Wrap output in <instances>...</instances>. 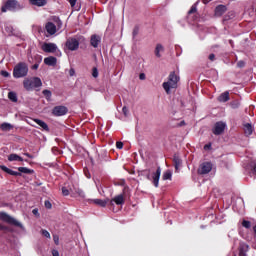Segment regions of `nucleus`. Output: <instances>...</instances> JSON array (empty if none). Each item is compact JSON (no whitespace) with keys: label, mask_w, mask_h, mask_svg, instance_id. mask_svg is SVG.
Wrapping results in <instances>:
<instances>
[{"label":"nucleus","mask_w":256,"mask_h":256,"mask_svg":"<svg viewBox=\"0 0 256 256\" xmlns=\"http://www.w3.org/2000/svg\"><path fill=\"white\" fill-rule=\"evenodd\" d=\"M68 3H70V6L72 9H75L76 11H79L81 9V6H77V0H67Z\"/></svg>","instance_id":"nucleus-32"},{"label":"nucleus","mask_w":256,"mask_h":256,"mask_svg":"<svg viewBox=\"0 0 256 256\" xmlns=\"http://www.w3.org/2000/svg\"><path fill=\"white\" fill-rule=\"evenodd\" d=\"M32 69L34 70L39 69V62H35V64L32 66Z\"/></svg>","instance_id":"nucleus-50"},{"label":"nucleus","mask_w":256,"mask_h":256,"mask_svg":"<svg viewBox=\"0 0 256 256\" xmlns=\"http://www.w3.org/2000/svg\"><path fill=\"white\" fill-rule=\"evenodd\" d=\"M69 75H70V77L75 76V69H74V68H71V69L69 70Z\"/></svg>","instance_id":"nucleus-49"},{"label":"nucleus","mask_w":256,"mask_h":256,"mask_svg":"<svg viewBox=\"0 0 256 256\" xmlns=\"http://www.w3.org/2000/svg\"><path fill=\"white\" fill-rule=\"evenodd\" d=\"M32 213H33L34 215H37V213H39V211H38L37 209H34V210H32Z\"/></svg>","instance_id":"nucleus-57"},{"label":"nucleus","mask_w":256,"mask_h":256,"mask_svg":"<svg viewBox=\"0 0 256 256\" xmlns=\"http://www.w3.org/2000/svg\"><path fill=\"white\" fill-rule=\"evenodd\" d=\"M97 189H98V191H101V189L99 188V186H97Z\"/></svg>","instance_id":"nucleus-60"},{"label":"nucleus","mask_w":256,"mask_h":256,"mask_svg":"<svg viewBox=\"0 0 256 256\" xmlns=\"http://www.w3.org/2000/svg\"><path fill=\"white\" fill-rule=\"evenodd\" d=\"M34 123H37V125H39V127H42L44 131H49V125H47L45 121L40 119H34Z\"/></svg>","instance_id":"nucleus-27"},{"label":"nucleus","mask_w":256,"mask_h":256,"mask_svg":"<svg viewBox=\"0 0 256 256\" xmlns=\"http://www.w3.org/2000/svg\"><path fill=\"white\" fill-rule=\"evenodd\" d=\"M213 170V164L211 162H203L199 165L198 175H208Z\"/></svg>","instance_id":"nucleus-10"},{"label":"nucleus","mask_w":256,"mask_h":256,"mask_svg":"<svg viewBox=\"0 0 256 256\" xmlns=\"http://www.w3.org/2000/svg\"><path fill=\"white\" fill-rule=\"evenodd\" d=\"M1 171H4V173H7L8 175H12L13 177H21V172L13 171L12 169H9L5 165H0Z\"/></svg>","instance_id":"nucleus-15"},{"label":"nucleus","mask_w":256,"mask_h":256,"mask_svg":"<svg viewBox=\"0 0 256 256\" xmlns=\"http://www.w3.org/2000/svg\"><path fill=\"white\" fill-rule=\"evenodd\" d=\"M247 251H249V245H247V244H242V245H241V248H240V256H245V255H247V254H245V253H247Z\"/></svg>","instance_id":"nucleus-31"},{"label":"nucleus","mask_w":256,"mask_h":256,"mask_svg":"<svg viewBox=\"0 0 256 256\" xmlns=\"http://www.w3.org/2000/svg\"><path fill=\"white\" fill-rule=\"evenodd\" d=\"M88 203L98 205L99 207H107V201L102 199H89Z\"/></svg>","instance_id":"nucleus-19"},{"label":"nucleus","mask_w":256,"mask_h":256,"mask_svg":"<svg viewBox=\"0 0 256 256\" xmlns=\"http://www.w3.org/2000/svg\"><path fill=\"white\" fill-rule=\"evenodd\" d=\"M231 105H232L233 109H237V107H239V105H237L235 103H232Z\"/></svg>","instance_id":"nucleus-56"},{"label":"nucleus","mask_w":256,"mask_h":256,"mask_svg":"<svg viewBox=\"0 0 256 256\" xmlns=\"http://www.w3.org/2000/svg\"><path fill=\"white\" fill-rule=\"evenodd\" d=\"M227 11V6L225 5H218L215 8V16L216 17H222Z\"/></svg>","instance_id":"nucleus-16"},{"label":"nucleus","mask_w":256,"mask_h":256,"mask_svg":"<svg viewBox=\"0 0 256 256\" xmlns=\"http://www.w3.org/2000/svg\"><path fill=\"white\" fill-rule=\"evenodd\" d=\"M171 177H173V173L171 172V170H167L163 173V176H162V179L164 181H170L171 180Z\"/></svg>","instance_id":"nucleus-30"},{"label":"nucleus","mask_w":256,"mask_h":256,"mask_svg":"<svg viewBox=\"0 0 256 256\" xmlns=\"http://www.w3.org/2000/svg\"><path fill=\"white\" fill-rule=\"evenodd\" d=\"M242 227H244L245 229H251V227H253V224L249 220H243Z\"/></svg>","instance_id":"nucleus-36"},{"label":"nucleus","mask_w":256,"mask_h":256,"mask_svg":"<svg viewBox=\"0 0 256 256\" xmlns=\"http://www.w3.org/2000/svg\"><path fill=\"white\" fill-rule=\"evenodd\" d=\"M29 73V66L25 62H19L13 70V77L15 79H21L23 77H27Z\"/></svg>","instance_id":"nucleus-3"},{"label":"nucleus","mask_w":256,"mask_h":256,"mask_svg":"<svg viewBox=\"0 0 256 256\" xmlns=\"http://www.w3.org/2000/svg\"><path fill=\"white\" fill-rule=\"evenodd\" d=\"M133 38L135 39L136 35H139V27H135L132 32Z\"/></svg>","instance_id":"nucleus-41"},{"label":"nucleus","mask_w":256,"mask_h":256,"mask_svg":"<svg viewBox=\"0 0 256 256\" xmlns=\"http://www.w3.org/2000/svg\"><path fill=\"white\" fill-rule=\"evenodd\" d=\"M211 0H202V2L204 3V5H207V3H209Z\"/></svg>","instance_id":"nucleus-58"},{"label":"nucleus","mask_w":256,"mask_h":256,"mask_svg":"<svg viewBox=\"0 0 256 256\" xmlns=\"http://www.w3.org/2000/svg\"><path fill=\"white\" fill-rule=\"evenodd\" d=\"M0 129L2 131H11V129H13V125L7 123V122H4L0 125Z\"/></svg>","instance_id":"nucleus-28"},{"label":"nucleus","mask_w":256,"mask_h":256,"mask_svg":"<svg viewBox=\"0 0 256 256\" xmlns=\"http://www.w3.org/2000/svg\"><path fill=\"white\" fill-rule=\"evenodd\" d=\"M177 83H179V76L175 72H171L168 76V81L162 84L167 95L171 93V89H177Z\"/></svg>","instance_id":"nucleus-1"},{"label":"nucleus","mask_w":256,"mask_h":256,"mask_svg":"<svg viewBox=\"0 0 256 256\" xmlns=\"http://www.w3.org/2000/svg\"><path fill=\"white\" fill-rule=\"evenodd\" d=\"M53 241H54L55 245H59V236L54 235L53 236Z\"/></svg>","instance_id":"nucleus-46"},{"label":"nucleus","mask_w":256,"mask_h":256,"mask_svg":"<svg viewBox=\"0 0 256 256\" xmlns=\"http://www.w3.org/2000/svg\"><path fill=\"white\" fill-rule=\"evenodd\" d=\"M18 171L20 173H25L26 175H30V173H33V170L27 168V167H19Z\"/></svg>","instance_id":"nucleus-35"},{"label":"nucleus","mask_w":256,"mask_h":256,"mask_svg":"<svg viewBox=\"0 0 256 256\" xmlns=\"http://www.w3.org/2000/svg\"><path fill=\"white\" fill-rule=\"evenodd\" d=\"M23 85L24 89H26L27 91H31V89H37V87H41V85H43V82H41V79L39 77H34L24 80Z\"/></svg>","instance_id":"nucleus-6"},{"label":"nucleus","mask_w":256,"mask_h":256,"mask_svg":"<svg viewBox=\"0 0 256 256\" xmlns=\"http://www.w3.org/2000/svg\"><path fill=\"white\" fill-rule=\"evenodd\" d=\"M46 31L49 35H55V33H57V26H55L53 22H48L46 24Z\"/></svg>","instance_id":"nucleus-20"},{"label":"nucleus","mask_w":256,"mask_h":256,"mask_svg":"<svg viewBox=\"0 0 256 256\" xmlns=\"http://www.w3.org/2000/svg\"><path fill=\"white\" fill-rule=\"evenodd\" d=\"M0 221H4V223H8L9 225H14V227L23 229V224H21V222L17 221V219L9 216V214L5 212H0Z\"/></svg>","instance_id":"nucleus-7"},{"label":"nucleus","mask_w":256,"mask_h":256,"mask_svg":"<svg viewBox=\"0 0 256 256\" xmlns=\"http://www.w3.org/2000/svg\"><path fill=\"white\" fill-rule=\"evenodd\" d=\"M183 125H185V121L180 122V127H183Z\"/></svg>","instance_id":"nucleus-59"},{"label":"nucleus","mask_w":256,"mask_h":256,"mask_svg":"<svg viewBox=\"0 0 256 256\" xmlns=\"http://www.w3.org/2000/svg\"><path fill=\"white\" fill-rule=\"evenodd\" d=\"M81 41H85V37L83 36H76V37H70L66 40V47L68 51H77L79 49V43Z\"/></svg>","instance_id":"nucleus-5"},{"label":"nucleus","mask_w":256,"mask_h":256,"mask_svg":"<svg viewBox=\"0 0 256 256\" xmlns=\"http://www.w3.org/2000/svg\"><path fill=\"white\" fill-rule=\"evenodd\" d=\"M31 5H35L36 7H45L47 5V0H29Z\"/></svg>","instance_id":"nucleus-26"},{"label":"nucleus","mask_w":256,"mask_h":256,"mask_svg":"<svg viewBox=\"0 0 256 256\" xmlns=\"http://www.w3.org/2000/svg\"><path fill=\"white\" fill-rule=\"evenodd\" d=\"M90 45L92 47H94V49H97V47H99V45H101V36H99L97 34H93L90 37Z\"/></svg>","instance_id":"nucleus-13"},{"label":"nucleus","mask_w":256,"mask_h":256,"mask_svg":"<svg viewBox=\"0 0 256 256\" xmlns=\"http://www.w3.org/2000/svg\"><path fill=\"white\" fill-rule=\"evenodd\" d=\"M204 149H205V151H207L208 149H211V144H206V145L204 146Z\"/></svg>","instance_id":"nucleus-53"},{"label":"nucleus","mask_w":256,"mask_h":256,"mask_svg":"<svg viewBox=\"0 0 256 256\" xmlns=\"http://www.w3.org/2000/svg\"><path fill=\"white\" fill-rule=\"evenodd\" d=\"M28 61L29 63H41V61H43V56L36 54L34 57H28Z\"/></svg>","instance_id":"nucleus-24"},{"label":"nucleus","mask_w":256,"mask_h":256,"mask_svg":"<svg viewBox=\"0 0 256 256\" xmlns=\"http://www.w3.org/2000/svg\"><path fill=\"white\" fill-rule=\"evenodd\" d=\"M145 79H146L145 73H140L139 80L140 81H145Z\"/></svg>","instance_id":"nucleus-47"},{"label":"nucleus","mask_w":256,"mask_h":256,"mask_svg":"<svg viewBox=\"0 0 256 256\" xmlns=\"http://www.w3.org/2000/svg\"><path fill=\"white\" fill-rule=\"evenodd\" d=\"M45 207H46V209H51V207H53V205L49 202V200H46Z\"/></svg>","instance_id":"nucleus-45"},{"label":"nucleus","mask_w":256,"mask_h":256,"mask_svg":"<svg viewBox=\"0 0 256 256\" xmlns=\"http://www.w3.org/2000/svg\"><path fill=\"white\" fill-rule=\"evenodd\" d=\"M42 95H44L45 99H47V101H51V97H52V93L51 90H43L42 91Z\"/></svg>","instance_id":"nucleus-33"},{"label":"nucleus","mask_w":256,"mask_h":256,"mask_svg":"<svg viewBox=\"0 0 256 256\" xmlns=\"http://www.w3.org/2000/svg\"><path fill=\"white\" fill-rule=\"evenodd\" d=\"M22 9H25V6L17 0H7L5 4L2 6L1 11L2 13H7V11H21Z\"/></svg>","instance_id":"nucleus-2"},{"label":"nucleus","mask_w":256,"mask_h":256,"mask_svg":"<svg viewBox=\"0 0 256 256\" xmlns=\"http://www.w3.org/2000/svg\"><path fill=\"white\" fill-rule=\"evenodd\" d=\"M146 179H148V181H151L152 184L154 185V187H159V179H161V167H158L157 170L155 172H153L151 174V170H144L143 171Z\"/></svg>","instance_id":"nucleus-4"},{"label":"nucleus","mask_w":256,"mask_h":256,"mask_svg":"<svg viewBox=\"0 0 256 256\" xmlns=\"http://www.w3.org/2000/svg\"><path fill=\"white\" fill-rule=\"evenodd\" d=\"M92 77H94V79H97V77H99V70L97 69V67H94L92 69Z\"/></svg>","instance_id":"nucleus-37"},{"label":"nucleus","mask_w":256,"mask_h":256,"mask_svg":"<svg viewBox=\"0 0 256 256\" xmlns=\"http://www.w3.org/2000/svg\"><path fill=\"white\" fill-rule=\"evenodd\" d=\"M69 189H67L66 187L62 188V194L64 195V197H67L69 195Z\"/></svg>","instance_id":"nucleus-42"},{"label":"nucleus","mask_w":256,"mask_h":256,"mask_svg":"<svg viewBox=\"0 0 256 256\" xmlns=\"http://www.w3.org/2000/svg\"><path fill=\"white\" fill-rule=\"evenodd\" d=\"M165 52V47H163L161 44H157L154 50V54L156 57L161 58V53Z\"/></svg>","instance_id":"nucleus-22"},{"label":"nucleus","mask_w":256,"mask_h":256,"mask_svg":"<svg viewBox=\"0 0 256 256\" xmlns=\"http://www.w3.org/2000/svg\"><path fill=\"white\" fill-rule=\"evenodd\" d=\"M45 65H48L49 67H55L57 65V58L54 56H49L44 59Z\"/></svg>","instance_id":"nucleus-17"},{"label":"nucleus","mask_w":256,"mask_h":256,"mask_svg":"<svg viewBox=\"0 0 256 256\" xmlns=\"http://www.w3.org/2000/svg\"><path fill=\"white\" fill-rule=\"evenodd\" d=\"M250 168H251L253 175H256V162H252L250 164Z\"/></svg>","instance_id":"nucleus-38"},{"label":"nucleus","mask_w":256,"mask_h":256,"mask_svg":"<svg viewBox=\"0 0 256 256\" xmlns=\"http://www.w3.org/2000/svg\"><path fill=\"white\" fill-rule=\"evenodd\" d=\"M69 109L65 106H55L52 110V115L54 117H63V115H67Z\"/></svg>","instance_id":"nucleus-12"},{"label":"nucleus","mask_w":256,"mask_h":256,"mask_svg":"<svg viewBox=\"0 0 256 256\" xmlns=\"http://www.w3.org/2000/svg\"><path fill=\"white\" fill-rule=\"evenodd\" d=\"M209 59L210 61H215V54H210Z\"/></svg>","instance_id":"nucleus-52"},{"label":"nucleus","mask_w":256,"mask_h":256,"mask_svg":"<svg viewBox=\"0 0 256 256\" xmlns=\"http://www.w3.org/2000/svg\"><path fill=\"white\" fill-rule=\"evenodd\" d=\"M237 67L239 69H243V67H245V61H243V60L238 61L237 62Z\"/></svg>","instance_id":"nucleus-40"},{"label":"nucleus","mask_w":256,"mask_h":256,"mask_svg":"<svg viewBox=\"0 0 256 256\" xmlns=\"http://www.w3.org/2000/svg\"><path fill=\"white\" fill-rule=\"evenodd\" d=\"M6 229H7V227H5L2 224H0V231H5Z\"/></svg>","instance_id":"nucleus-55"},{"label":"nucleus","mask_w":256,"mask_h":256,"mask_svg":"<svg viewBox=\"0 0 256 256\" xmlns=\"http://www.w3.org/2000/svg\"><path fill=\"white\" fill-rule=\"evenodd\" d=\"M243 131H244V135H246V137H249V136L253 135V131H255V128L253 127V125L251 123H244Z\"/></svg>","instance_id":"nucleus-14"},{"label":"nucleus","mask_w":256,"mask_h":256,"mask_svg":"<svg viewBox=\"0 0 256 256\" xmlns=\"http://www.w3.org/2000/svg\"><path fill=\"white\" fill-rule=\"evenodd\" d=\"M42 51H44V53H56L58 57L61 56V51L59 50V48L57 47V44L55 43L45 42L42 45Z\"/></svg>","instance_id":"nucleus-9"},{"label":"nucleus","mask_w":256,"mask_h":256,"mask_svg":"<svg viewBox=\"0 0 256 256\" xmlns=\"http://www.w3.org/2000/svg\"><path fill=\"white\" fill-rule=\"evenodd\" d=\"M71 196L80 197V199H85V192L80 188H75L74 190H71Z\"/></svg>","instance_id":"nucleus-18"},{"label":"nucleus","mask_w":256,"mask_h":256,"mask_svg":"<svg viewBox=\"0 0 256 256\" xmlns=\"http://www.w3.org/2000/svg\"><path fill=\"white\" fill-rule=\"evenodd\" d=\"M0 75H2V77H10L11 74H9V72L5 71V70H2L0 72Z\"/></svg>","instance_id":"nucleus-43"},{"label":"nucleus","mask_w":256,"mask_h":256,"mask_svg":"<svg viewBox=\"0 0 256 256\" xmlns=\"http://www.w3.org/2000/svg\"><path fill=\"white\" fill-rule=\"evenodd\" d=\"M122 112H123V114L125 115V117H127L128 113H129V109H127V107L124 106V107L122 108Z\"/></svg>","instance_id":"nucleus-44"},{"label":"nucleus","mask_w":256,"mask_h":256,"mask_svg":"<svg viewBox=\"0 0 256 256\" xmlns=\"http://www.w3.org/2000/svg\"><path fill=\"white\" fill-rule=\"evenodd\" d=\"M197 5H199V2H196L193 4L188 11L187 21L188 23H195V21H199V15L197 14Z\"/></svg>","instance_id":"nucleus-8"},{"label":"nucleus","mask_w":256,"mask_h":256,"mask_svg":"<svg viewBox=\"0 0 256 256\" xmlns=\"http://www.w3.org/2000/svg\"><path fill=\"white\" fill-rule=\"evenodd\" d=\"M42 235L46 237V239H51V234L47 230H42Z\"/></svg>","instance_id":"nucleus-39"},{"label":"nucleus","mask_w":256,"mask_h":256,"mask_svg":"<svg viewBox=\"0 0 256 256\" xmlns=\"http://www.w3.org/2000/svg\"><path fill=\"white\" fill-rule=\"evenodd\" d=\"M225 129H227V123L219 121L215 123L212 133L215 135H223V133H225Z\"/></svg>","instance_id":"nucleus-11"},{"label":"nucleus","mask_w":256,"mask_h":256,"mask_svg":"<svg viewBox=\"0 0 256 256\" xmlns=\"http://www.w3.org/2000/svg\"><path fill=\"white\" fill-rule=\"evenodd\" d=\"M52 255H53V256H59V250L53 249V250H52Z\"/></svg>","instance_id":"nucleus-51"},{"label":"nucleus","mask_w":256,"mask_h":256,"mask_svg":"<svg viewBox=\"0 0 256 256\" xmlns=\"http://www.w3.org/2000/svg\"><path fill=\"white\" fill-rule=\"evenodd\" d=\"M229 99H231V98L229 97V91H225V92L221 93V94L218 96V98H217V100L219 101V103H227V101H229Z\"/></svg>","instance_id":"nucleus-21"},{"label":"nucleus","mask_w":256,"mask_h":256,"mask_svg":"<svg viewBox=\"0 0 256 256\" xmlns=\"http://www.w3.org/2000/svg\"><path fill=\"white\" fill-rule=\"evenodd\" d=\"M117 149H123V142H116Z\"/></svg>","instance_id":"nucleus-48"},{"label":"nucleus","mask_w":256,"mask_h":256,"mask_svg":"<svg viewBox=\"0 0 256 256\" xmlns=\"http://www.w3.org/2000/svg\"><path fill=\"white\" fill-rule=\"evenodd\" d=\"M173 163L177 171L181 167V164L183 163V161L181 160V157H179V155L175 154L173 157Z\"/></svg>","instance_id":"nucleus-25"},{"label":"nucleus","mask_w":256,"mask_h":256,"mask_svg":"<svg viewBox=\"0 0 256 256\" xmlns=\"http://www.w3.org/2000/svg\"><path fill=\"white\" fill-rule=\"evenodd\" d=\"M24 155H25L26 157H28L29 159H33V156H32L31 154H29V153H24Z\"/></svg>","instance_id":"nucleus-54"},{"label":"nucleus","mask_w":256,"mask_h":256,"mask_svg":"<svg viewBox=\"0 0 256 256\" xmlns=\"http://www.w3.org/2000/svg\"><path fill=\"white\" fill-rule=\"evenodd\" d=\"M8 99H10V101H12V103H17V93L9 92Z\"/></svg>","instance_id":"nucleus-34"},{"label":"nucleus","mask_w":256,"mask_h":256,"mask_svg":"<svg viewBox=\"0 0 256 256\" xmlns=\"http://www.w3.org/2000/svg\"><path fill=\"white\" fill-rule=\"evenodd\" d=\"M116 203V205H123L125 203V198L123 197V194H120L118 196H115L112 200L111 203Z\"/></svg>","instance_id":"nucleus-23"},{"label":"nucleus","mask_w":256,"mask_h":256,"mask_svg":"<svg viewBox=\"0 0 256 256\" xmlns=\"http://www.w3.org/2000/svg\"><path fill=\"white\" fill-rule=\"evenodd\" d=\"M8 161H23V158L17 154H10L8 156Z\"/></svg>","instance_id":"nucleus-29"}]
</instances>
